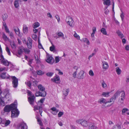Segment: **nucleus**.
Here are the masks:
<instances>
[{"mask_svg":"<svg viewBox=\"0 0 129 129\" xmlns=\"http://www.w3.org/2000/svg\"><path fill=\"white\" fill-rule=\"evenodd\" d=\"M16 104L15 102L14 103L10 105L6 106L4 108V111L6 112H9L11 110H12L13 108H15L16 107Z\"/></svg>","mask_w":129,"mask_h":129,"instance_id":"obj_1","label":"nucleus"},{"mask_svg":"<svg viewBox=\"0 0 129 129\" xmlns=\"http://www.w3.org/2000/svg\"><path fill=\"white\" fill-rule=\"evenodd\" d=\"M28 95L30 97L28 98V101L30 104L33 105V104L35 98L34 94L29 90L27 91Z\"/></svg>","mask_w":129,"mask_h":129,"instance_id":"obj_2","label":"nucleus"},{"mask_svg":"<svg viewBox=\"0 0 129 129\" xmlns=\"http://www.w3.org/2000/svg\"><path fill=\"white\" fill-rule=\"evenodd\" d=\"M16 104V107L15 108H13L11 112V117H18L19 113V112L17 109V102H15Z\"/></svg>","mask_w":129,"mask_h":129,"instance_id":"obj_3","label":"nucleus"},{"mask_svg":"<svg viewBox=\"0 0 129 129\" xmlns=\"http://www.w3.org/2000/svg\"><path fill=\"white\" fill-rule=\"evenodd\" d=\"M66 22L71 27H73L74 26V21L71 17L68 16L66 17Z\"/></svg>","mask_w":129,"mask_h":129,"instance_id":"obj_4","label":"nucleus"},{"mask_svg":"<svg viewBox=\"0 0 129 129\" xmlns=\"http://www.w3.org/2000/svg\"><path fill=\"white\" fill-rule=\"evenodd\" d=\"M0 61L2 64L5 66H8L11 63L5 59L2 54H0Z\"/></svg>","mask_w":129,"mask_h":129,"instance_id":"obj_5","label":"nucleus"},{"mask_svg":"<svg viewBox=\"0 0 129 129\" xmlns=\"http://www.w3.org/2000/svg\"><path fill=\"white\" fill-rule=\"evenodd\" d=\"M3 25L7 33L9 34V36L11 39H13L14 37L13 33L12 32H10L9 29L8 28L7 25L5 22H3Z\"/></svg>","mask_w":129,"mask_h":129,"instance_id":"obj_6","label":"nucleus"},{"mask_svg":"<svg viewBox=\"0 0 129 129\" xmlns=\"http://www.w3.org/2000/svg\"><path fill=\"white\" fill-rule=\"evenodd\" d=\"M17 129H27V126L26 123L22 122L18 124L17 126Z\"/></svg>","mask_w":129,"mask_h":129,"instance_id":"obj_7","label":"nucleus"},{"mask_svg":"<svg viewBox=\"0 0 129 129\" xmlns=\"http://www.w3.org/2000/svg\"><path fill=\"white\" fill-rule=\"evenodd\" d=\"M11 78L13 87L14 88L16 87L18 84V79L15 76H12Z\"/></svg>","mask_w":129,"mask_h":129,"instance_id":"obj_8","label":"nucleus"},{"mask_svg":"<svg viewBox=\"0 0 129 129\" xmlns=\"http://www.w3.org/2000/svg\"><path fill=\"white\" fill-rule=\"evenodd\" d=\"M84 72L83 70H80L77 75V78L80 79H83L84 78Z\"/></svg>","mask_w":129,"mask_h":129,"instance_id":"obj_9","label":"nucleus"},{"mask_svg":"<svg viewBox=\"0 0 129 129\" xmlns=\"http://www.w3.org/2000/svg\"><path fill=\"white\" fill-rule=\"evenodd\" d=\"M102 64L103 70L104 71L107 70L109 67L108 63L104 61H102Z\"/></svg>","mask_w":129,"mask_h":129,"instance_id":"obj_10","label":"nucleus"},{"mask_svg":"<svg viewBox=\"0 0 129 129\" xmlns=\"http://www.w3.org/2000/svg\"><path fill=\"white\" fill-rule=\"evenodd\" d=\"M32 40L30 38H27L26 44L28 48L29 49H31L32 48Z\"/></svg>","mask_w":129,"mask_h":129,"instance_id":"obj_11","label":"nucleus"},{"mask_svg":"<svg viewBox=\"0 0 129 129\" xmlns=\"http://www.w3.org/2000/svg\"><path fill=\"white\" fill-rule=\"evenodd\" d=\"M46 60L47 62L50 64H52L54 62V59H53V57L50 56H48Z\"/></svg>","mask_w":129,"mask_h":129,"instance_id":"obj_12","label":"nucleus"},{"mask_svg":"<svg viewBox=\"0 0 129 129\" xmlns=\"http://www.w3.org/2000/svg\"><path fill=\"white\" fill-rule=\"evenodd\" d=\"M35 94L36 96H40L43 97H45L46 95V92H44L43 93L40 91H38L36 92Z\"/></svg>","mask_w":129,"mask_h":129,"instance_id":"obj_13","label":"nucleus"},{"mask_svg":"<svg viewBox=\"0 0 129 129\" xmlns=\"http://www.w3.org/2000/svg\"><path fill=\"white\" fill-rule=\"evenodd\" d=\"M51 80L53 82L57 83H58L60 82L59 77L57 75L51 78Z\"/></svg>","mask_w":129,"mask_h":129,"instance_id":"obj_14","label":"nucleus"},{"mask_svg":"<svg viewBox=\"0 0 129 129\" xmlns=\"http://www.w3.org/2000/svg\"><path fill=\"white\" fill-rule=\"evenodd\" d=\"M125 92L123 91L122 92L120 99H119V101L120 102H122L125 99Z\"/></svg>","mask_w":129,"mask_h":129,"instance_id":"obj_15","label":"nucleus"},{"mask_svg":"<svg viewBox=\"0 0 129 129\" xmlns=\"http://www.w3.org/2000/svg\"><path fill=\"white\" fill-rule=\"evenodd\" d=\"M10 121L9 120L3 119V121L2 126L3 127L7 126L10 124Z\"/></svg>","mask_w":129,"mask_h":129,"instance_id":"obj_16","label":"nucleus"},{"mask_svg":"<svg viewBox=\"0 0 129 129\" xmlns=\"http://www.w3.org/2000/svg\"><path fill=\"white\" fill-rule=\"evenodd\" d=\"M6 72H4L0 74V77L3 79L9 78L10 76L8 74L6 75Z\"/></svg>","mask_w":129,"mask_h":129,"instance_id":"obj_17","label":"nucleus"},{"mask_svg":"<svg viewBox=\"0 0 129 129\" xmlns=\"http://www.w3.org/2000/svg\"><path fill=\"white\" fill-rule=\"evenodd\" d=\"M34 110L35 111L39 110V112L40 113V114L41 116H42L41 113L42 112V107L41 106H35L34 107Z\"/></svg>","mask_w":129,"mask_h":129,"instance_id":"obj_18","label":"nucleus"},{"mask_svg":"<svg viewBox=\"0 0 129 129\" xmlns=\"http://www.w3.org/2000/svg\"><path fill=\"white\" fill-rule=\"evenodd\" d=\"M14 30L16 35L19 37L21 36L20 31L18 27H15L14 29Z\"/></svg>","mask_w":129,"mask_h":129,"instance_id":"obj_19","label":"nucleus"},{"mask_svg":"<svg viewBox=\"0 0 129 129\" xmlns=\"http://www.w3.org/2000/svg\"><path fill=\"white\" fill-rule=\"evenodd\" d=\"M4 94L5 95L6 98L7 99H11V96L10 93H9V91L8 90H5V91H4Z\"/></svg>","mask_w":129,"mask_h":129,"instance_id":"obj_20","label":"nucleus"},{"mask_svg":"<svg viewBox=\"0 0 129 129\" xmlns=\"http://www.w3.org/2000/svg\"><path fill=\"white\" fill-rule=\"evenodd\" d=\"M57 35L58 36V38H61L62 39H65L64 35L60 31L58 32L57 33Z\"/></svg>","mask_w":129,"mask_h":129,"instance_id":"obj_21","label":"nucleus"},{"mask_svg":"<svg viewBox=\"0 0 129 129\" xmlns=\"http://www.w3.org/2000/svg\"><path fill=\"white\" fill-rule=\"evenodd\" d=\"M23 33L25 34H27L28 33V28L25 25H23Z\"/></svg>","mask_w":129,"mask_h":129,"instance_id":"obj_22","label":"nucleus"},{"mask_svg":"<svg viewBox=\"0 0 129 129\" xmlns=\"http://www.w3.org/2000/svg\"><path fill=\"white\" fill-rule=\"evenodd\" d=\"M98 102L100 103V104L102 103L106 104L107 103V101L106 99L103 98H102L100 99L98 101Z\"/></svg>","mask_w":129,"mask_h":129,"instance_id":"obj_23","label":"nucleus"},{"mask_svg":"<svg viewBox=\"0 0 129 129\" xmlns=\"http://www.w3.org/2000/svg\"><path fill=\"white\" fill-rule=\"evenodd\" d=\"M121 92L119 90H117L114 94L113 97L116 99V98L119 96Z\"/></svg>","mask_w":129,"mask_h":129,"instance_id":"obj_24","label":"nucleus"},{"mask_svg":"<svg viewBox=\"0 0 129 129\" xmlns=\"http://www.w3.org/2000/svg\"><path fill=\"white\" fill-rule=\"evenodd\" d=\"M38 87L39 90L41 91V92L42 93H43L44 92H45V87L43 86L42 85L40 84L38 86Z\"/></svg>","mask_w":129,"mask_h":129,"instance_id":"obj_25","label":"nucleus"},{"mask_svg":"<svg viewBox=\"0 0 129 129\" xmlns=\"http://www.w3.org/2000/svg\"><path fill=\"white\" fill-rule=\"evenodd\" d=\"M81 125L82 126L84 127H87L88 126V122L86 120L83 119Z\"/></svg>","mask_w":129,"mask_h":129,"instance_id":"obj_26","label":"nucleus"},{"mask_svg":"<svg viewBox=\"0 0 129 129\" xmlns=\"http://www.w3.org/2000/svg\"><path fill=\"white\" fill-rule=\"evenodd\" d=\"M69 91V89H64L63 91V94L66 96L68 95Z\"/></svg>","mask_w":129,"mask_h":129,"instance_id":"obj_27","label":"nucleus"},{"mask_svg":"<svg viewBox=\"0 0 129 129\" xmlns=\"http://www.w3.org/2000/svg\"><path fill=\"white\" fill-rule=\"evenodd\" d=\"M92 32L91 34V37H94V34L96 31V27H94L92 29Z\"/></svg>","mask_w":129,"mask_h":129,"instance_id":"obj_28","label":"nucleus"},{"mask_svg":"<svg viewBox=\"0 0 129 129\" xmlns=\"http://www.w3.org/2000/svg\"><path fill=\"white\" fill-rule=\"evenodd\" d=\"M110 93V92H103L102 93V95L104 97H108L109 96V94Z\"/></svg>","mask_w":129,"mask_h":129,"instance_id":"obj_29","label":"nucleus"},{"mask_svg":"<svg viewBox=\"0 0 129 129\" xmlns=\"http://www.w3.org/2000/svg\"><path fill=\"white\" fill-rule=\"evenodd\" d=\"M14 5L16 8H18L19 7V3L18 0H16L14 2Z\"/></svg>","mask_w":129,"mask_h":129,"instance_id":"obj_30","label":"nucleus"},{"mask_svg":"<svg viewBox=\"0 0 129 129\" xmlns=\"http://www.w3.org/2000/svg\"><path fill=\"white\" fill-rule=\"evenodd\" d=\"M120 125L118 124L114 125L112 127V129H120Z\"/></svg>","mask_w":129,"mask_h":129,"instance_id":"obj_31","label":"nucleus"},{"mask_svg":"<svg viewBox=\"0 0 129 129\" xmlns=\"http://www.w3.org/2000/svg\"><path fill=\"white\" fill-rule=\"evenodd\" d=\"M110 0H106L104 1L103 4L104 5H106L108 6L110 5Z\"/></svg>","mask_w":129,"mask_h":129,"instance_id":"obj_32","label":"nucleus"},{"mask_svg":"<svg viewBox=\"0 0 129 129\" xmlns=\"http://www.w3.org/2000/svg\"><path fill=\"white\" fill-rule=\"evenodd\" d=\"M40 25V23L39 22H37L33 24V27L34 28H36Z\"/></svg>","mask_w":129,"mask_h":129,"instance_id":"obj_33","label":"nucleus"},{"mask_svg":"<svg viewBox=\"0 0 129 129\" xmlns=\"http://www.w3.org/2000/svg\"><path fill=\"white\" fill-rule=\"evenodd\" d=\"M23 47H20L19 49L18 50V54L19 55H21L23 52Z\"/></svg>","mask_w":129,"mask_h":129,"instance_id":"obj_34","label":"nucleus"},{"mask_svg":"<svg viewBox=\"0 0 129 129\" xmlns=\"http://www.w3.org/2000/svg\"><path fill=\"white\" fill-rule=\"evenodd\" d=\"M116 33L118 36L121 38H122L124 37L123 34L119 31L118 30L116 31Z\"/></svg>","mask_w":129,"mask_h":129,"instance_id":"obj_35","label":"nucleus"},{"mask_svg":"<svg viewBox=\"0 0 129 129\" xmlns=\"http://www.w3.org/2000/svg\"><path fill=\"white\" fill-rule=\"evenodd\" d=\"M61 57L59 56H56L55 57V62L56 63H57L59 62L61 59Z\"/></svg>","mask_w":129,"mask_h":129,"instance_id":"obj_36","label":"nucleus"},{"mask_svg":"<svg viewBox=\"0 0 129 129\" xmlns=\"http://www.w3.org/2000/svg\"><path fill=\"white\" fill-rule=\"evenodd\" d=\"M2 37L4 40L5 41H6L7 40H8L9 39L7 36L4 33H3V34Z\"/></svg>","mask_w":129,"mask_h":129,"instance_id":"obj_37","label":"nucleus"},{"mask_svg":"<svg viewBox=\"0 0 129 129\" xmlns=\"http://www.w3.org/2000/svg\"><path fill=\"white\" fill-rule=\"evenodd\" d=\"M101 32L104 35H106L107 32L106 29L104 28H102L101 30Z\"/></svg>","mask_w":129,"mask_h":129,"instance_id":"obj_38","label":"nucleus"},{"mask_svg":"<svg viewBox=\"0 0 129 129\" xmlns=\"http://www.w3.org/2000/svg\"><path fill=\"white\" fill-rule=\"evenodd\" d=\"M116 71L118 75H120L121 73V70L118 67L116 68Z\"/></svg>","mask_w":129,"mask_h":129,"instance_id":"obj_39","label":"nucleus"},{"mask_svg":"<svg viewBox=\"0 0 129 129\" xmlns=\"http://www.w3.org/2000/svg\"><path fill=\"white\" fill-rule=\"evenodd\" d=\"M74 37L78 40H80V36L78 35L75 31H74Z\"/></svg>","mask_w":129,"mask_h":129,"instance_id":"obj_40","label":"nucleus"},{"mask_svg":"<svg viewBox=\"0 0 129 129\" xmlns=\"http://www.w3.org/2000/svg\"><path fill=\"white\" fill-rule=\"evenodd\" d=\"M5 49L8 54L9 56H11V53L9 48L8 47L6 46V47Z\"/></svg>","mask_w":129,"mask_h":129,"instance_id":"obj_41","label":"nucleus"},{"mask_svg":"<svg viewBox=\"0 0 129 129\" xmlns=\"http://www.w3.org/2000/svg\"><path fill=\"white\" fill-rule=\"evenodd\" d=\"M89 129H94V124L92 123H90L89 124Z\"/></svg>","mask_w":129,"mask_h":129,"instance_id":"obj_42","label":"nucleus"},{"mask_svg":"<svg viewBox=\"0 0 129 129\" xmlns=\"http://www.w3.org/2000/svg\"><path fill=\"white\" fill-rule=\"evenodd\" d=\"M128 111V109L126 108H124L122 110V114L123 115H124L125 113L127 111Z\"/></svg>","mask_w":129,"mask_h":129,"instance_id":"obj_43","label":"nucleus"},{"mask_svg":"<svg viewBox=\"0 0 129 129\" xmlns=\"http://www.w3.org/2000/svg\"><path fill=\"white\" fill-rule=\"evenodd\" d=\"M101 85L102 87L104 88H106L107 85L105 82L103 81H102V82L101 83Z\"/></svg>","mask_w":129,"mask_h":129,"instance_id":"obj_44","label":"nucleus"},{"mask_svg":"<svg viewBox=\"0 0 129 129\" xmlns=\"http://www.w3.org/2000/svg\"><path fill=\"white\" fill-rule=\"evenodd\" d=\"M37 73L38 75H43L44 73L41 70L37 71Z\"/></svg>","mask_w":129,"mask_h":129,"instance_id":"obj_45","label":"nucleus"},{"mask_svg":"<svg viewBox=\"0 0 129 129\" xmlns=\"http://www.w3.org/2000/svg\"><path fill=\"white\" fill-rule=\"evenodd\" d=\"M37 119L38 122L40 125L41 126H42L43 125V123L40 118L39 117H37Z\"/></svg>","mask_w":129,"mask_h":129,"instance_id":"obj_46","label":"nucleus"},{"mask_svg":"<svg viewBox=\"0 0 129 129\" xmlns=\"http://www.w3.org/2000/svg\"><path fill=\"white\" fill-rule=\"evenodd\" d=\"M34 29H33V31L34 33H37L38 32L39 33V35L38 36H40V30H39L37 29H36L35 28H34Z\"/></svg>","mask_w":129,"mask_h":129,"instance_id":"obj_47","label":"nucleus"},{"mask_svg":"<svg viewBox=\"0 0 129 129\" xmlns=\"http://www.w3.org/2000/svg\"><path fill=\"white\" fill-rule=\"evenodd\" d=\"M8 15L6 14L3 15L2 16L3 20L4 21L5 20L8 18Z\"/></svg>","mask_w":129,"mask_h":129,"instance_id":"obj_48","label":"nucleus"},{"mask_svg":"<svg viewBox=\"0 0 129 129\" xmlns=\"http://www.w3.org/2000/svg\"><path fill=\"white\" fill-rule=\"evenodd\" d=\"M116 99L113 96L108 101H107V103H110L112 102H114Z\"/></svg>","mask_w":129,"mask_h":129,"instance_id":"obj_49","label":"nucleus"},{"mask_svg":"<svg viewBox=\"0 0 129 129\" xmlns=\"http://www.w3.org/2000/svg\"><path fill=\"white\" fill-rule=\"evenodd\" d=\"M23 50L26 53H28L30 52V50L27 48H24L23 47Z\"/></svg>","mask_w":129,"mask_h":129,"instance_id":"obj_50","label":"nucleus"},{"mask_svg":"<svg viewBox=\"0 0 129 129\" xmlns=\"http://www.w3.org/2000/svg\"><path fill=\"white\" fill-rule=\"evenodd\" d=\"M8 69L5 67H4L0 68V72L3 71H7Z\"/></svg>","mask_w":129,"mask_h":129,"instance_id":"obj_51","label":"nucleus"},{"mask_svg":"<svg viewBox=\"0 0 129 129\" xmlns=\"http://www.w3.org/2000/svg\"><path fill=\"white\" fill-rule=\"evenodd\" d=\"M89 74L91 77L93 76L94 75V74L92 70H90L88 72Z\"/></svg>","mask_w":129,"mask_h":129,"instance_id":"obj_52","label":"nucleus"},{"mask_svg":"<svg viewBox=\"0 0 129 129\" xmlns=\"http://www.w3.org/2000/svg\"><path fill=\"white\" fill-rule=\"evenodd\" d=\"M55 48V46L53 44H52V46H51L50 47V50L51 51H53L54 50Z\"/></svg>","mask_w":129,"mask_h":129,"instance_id":"obj_53","label":"nucleus"},{"mask_svg":"<svg viewBox=\"0 0 129 129\" xmlns=\"http://www.w3.org/2000/svg\"><path fill=\"white\" fill-rule=\"evenodd\" d=\"M77 71H76L75 72H74L72 74V76L73 77L75 78H77Z\"/></svg>","mask_w":129,"mask_h":129,"instance_id":"obj_54","label":"nucleus"},{"mask_svg":"<svg viewBox=\"0 0 129 129\" xmlns=\"http://www.w3.org/2000/svg\"><path fill=\"white\" fill-rule=\"evenodd\" d=\"M54 73L53 72H48L46 74V75L48 77H51L52 76Z\"/></svg>","mask_w":129,"mask_h":129,"instance_id":"obj_55","label":"nucleus"},{"mask_svg":"<svg viewBox=\"0 0 129 129\" xmlns=\"http://www.w3.org/2000/svg\"><path fill=\"white\" fill-rule=\"evenodd\" d=\"M38 47L40 49H41L43 48L42 46L40 43V41L39 40V37H38Z\"/></svg>","mask_w":129,"mask_h":129,"instance_id":"obj_56","label":"nucleus"},{"mask_svg":"<svg viewBox=\"0 0 129 129\" xmlns=\"http://www.w3.org/2000/svg\"><path fill=\"white\" fill-rule=\"evenodd\" d=\"M10 45L12 48H15L16 45L15 44L14 42H12L11 43Z\"/></svg>","mask_w":129,"mask_h":129,"instance_id":"obj_57","label":"nucleus"},{"mask_svg":"<svg viewBox=\"0 0 129 129\" xmlns=\"http://www.w3.org/2000/svg\"><path fill=\"white\" fill-rule=\"evenodd\" d=\"M82 120L83 119H77L76 120V122L77 123L79 124H81Z\"/></svg>","mask_w":129,"mask_h":129,"instance_id":"obj_58","label":"nucleus"},{"mask_svg":"<svg viewBox=\"0 0 129 129\" xmlns=\"http://www.w3.org/2000/svg\"><path fill=\"white\" fill-rule=\"evenodd\" d=\"M32 38L35 40H36L37 39V36L35 34H33L32 36Z\"/></svg>","mask_w":129,"mask_h":129,"instance_id":"obj_59","label":"nucleus"},{"mask_svg":"<svg viewBox=\"0 0 129 129\" xmlns=\"http://www.w3.org/2000/svg\"><path fill=\"white\" fill-rule=\"evenodd\" d=\"M25 84L29 87H30L31 85V84L29 81H27L25 82Z\"/></svg>","mask_w":129,"mask_h":129,"instance_id":"obj_60","label":"nucleus"},{"mask_svg":"<svg viewBox=\"0 0 129 129\" xmlns=\"http://www.w3.org/2000/svg\"><path fill=\"white\" fill-rule=\"evenodd\" d=\"M64 114L63 112H59L58 114V117H60L62 115Z\"/></svg>","mask_w":129,"mask_h":129,"instance_id":"obj_61","label":"nucleus"},{"mask_svg":"<svg viewBox=\"0 0 129 129\" xmlns=\"http://www.w3.org/2000/svg\"><path fill=\"white\" fill-rule=\"evenodd\" d=\"M32 85H33L34 86H36L37 84V82L36 81H33L32 83Z\"/></svg>","mask_w":129,"mask_h":129,"instance_id":"obj_62","label":"nucleus"},{"mask_svg":"<svg viewBox=\"0 0 129 129\" xmlns=\"http://www.w3.org/2000/svg\"><path fill=\"white\" fill-rule=\"evenodd\" d=\"M51 110H52V111H55L56 112H58V110H57L56 108L55 107H53L51 109Z\"/></svg>","mask_w":129,"mask_h":129,"instance_id":"obj_63","label":"nucleus"},{"mask_svg":"<svg viewBox=\"0 0 129 129\" xmlns=\"http://www.w3.org/2000/svg\"><path fill=\"white\" fill-rule=\"evenodd\" d=\"M55 17L57 19L58 22H59L60 21V17L58 15H56L55 16Z\"/></svg>","mask_w":129,"mask_h":129,"instance_id":"obj_64","label":"nucleus"}]
</instances>
